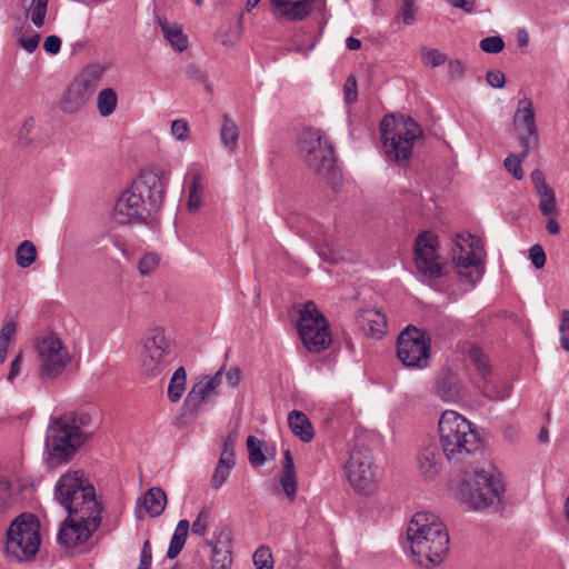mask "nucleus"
Here are the masks:
<instances>
[{
	"mask_svg": "<svg viewBox=\"0 0 569 569\" xmlns=\"http://www.w3.org/2000/svg\"><path fill=\"white\" fill-rule=\"evenodd\" d=\"M54 499L68 512L58 532L60 545L74 548L86 542L100 527L102 507L94 487L83 479L81 471H70L59 478Z\"/></svg>",
	"mask_w": 569,
	"mask_h": 569,
	"instance_id": "f257e3e1",
	"label": "nucleus"
},
{
	"mask_svg": "<svg viewBox=\"0 0 569 569\" xmlns=\"http://www.w3.org/2000/svg\"><path fill=\"white\" fill-rule=\"evenodd\" d=\"M167 188L166 180L152 170L142 171L117 199L112 219L118 224L153 221L159 212Z\"/></svg>",
	"mask_w": 569,
	"mask_h": 569,
	"instance_id": "f03ea898",
	"label": "nucleus"
},
{
	"mask_svg": "<svg viewBox=\"0 0 569 569\" xmlns=\"http://www.w3.org/2000/svg\"><path fill=\"white\" fill-rule=\"evenodd\" d=\"M413 560L423 567L440 563L449 549V535L443 522L431 512H416L407 528Z\"/></svg>",
	"mask_w": 569,
	"mask_h": 569,
	"instance_id": "7ed1b4c3",
	"label": "nucleus"
},
{
	"mask_svg": "<svg viewBox=\"0 0 569 569\" xmlns=\"http://www.w3.org/2000/svg\"><path fill=\"white\" fill-rule=\"evenodd\" d=\"M91 425V415L83 411H70L52 418L46 435V450L50 461L68 462L90 437L88 429Z\"/></svg>",
	"mask_w": 569,
	"mask_h": 569,
	"instance_id": "20e7f679",
	"label": "nucleus"
},
{
	"mask_svg": "<svg viewBox=\"0 0 569 569\" xmlns=\"http://www.w3.org/2000/svg\"><path fill=\"white\" fill-rule=\"evenodd\" d=\"M438 425L442 453L450 463H460L480 449L478 432L460 413L447 410L441 415Z\"/></svg>",
	"mask_w": 569,
	"mask_h": 569,
	"instance_id": "39448f33",
	"label": "nucleus"
},
{
	"mask_svg": "<svg viewBox=\"0 0 569 569\" xmlns=\"http://www.w3.org/2000/svg\"><path fill=\"white\" fill-rule=\"evenodd\" d=\"M380 139L386 158L405 167L411 157L415 142L422 138V128L411 117L387 114L380 126Z\"/></svg>",
	"mask_w": 569,
	"mask_h": 569,
	"instance_id": "423d86ee",
	"label": "nucleus"
},
{
	"mask_svg": "<svg viewBox=\"0 0 569 569\" xmlns=\"http://www.w3.org/2000/svg\"><path fill=\"white\" fill-rule=\"evenodd\" d=\"M299 150L308 169L336 188L340 169L329 138L319 129H306L299 139Z\"/></svg>",
	"mask_w": 569,
	"mask_h": 569,
	"instance_id": "0eeeda50",
	"label": "nucleus"
},
{
	"mask_svg": "<svg viewBox=\"0 0 569 569\" xmlns=\"http://www.w3.org/2000/svg\"><path fill=\"white\" fill-rule=\"evenodd\" d=\"M39 521L31 513L17 517L7 531L6 550L18 561L30 560L39 551Z\"/></svg>",
	"mask_w": 569,
	"mask_h": 569,
	"instance_id": "6e6552de",
	"label": "nucleus"
},
{
	"mask_svg": "<svg viewBox=\"0 0 569 569\" xmlns=\"http://www.w3.org/2000/svg\"><path fill=\"white\" fill-rule=\"evenodd\" d=\"M503 491L501 481L485 470L466 471L460 487L462 500L473 510L498 503Z\"/></svg>",
	"mask_w": 569,
	"mask_h": 569,
	"instance_id": "1a4fd4ad",
	"label": "nucleus"
},
{
	"mask_svg": "<svg viewBox=\"0 0 569 569\" xmlns=\"http://www.w3.org/2000/svg\"><path fill=\"white\" fill-rule=\"evenodd\" d=\"M103 73L104 68L100 64L84 67L64 90L59 102L61 111L70 114L80 111L97 91Z\"/></svg>",
	"mask_w": 569,
	"mask_h": 569,
	"instance_id": "9d476101",
	"label": "nucleus"
},
{
	"mask_svg": "<svg viewBox=\"0 0 569 569\" xmlns=\"http://www.w3.org/2000/svg\"><path fill=\"white\" fill-rule=\"evenodd\" d=\"M297 328L302 343L309 352L320 353L332 342L329 323L311 300L300 309Z\"/></svg>",
	"mask_w": 569,
	"mask_h": 569,
	"instance_id": "9b49d317",
	"label": "nucleus"
},
{
	"mask_svg": "<svg viewBox=\"0 0 569 569\" xmlns=\"http://www.w3.org/2000/svg\"><path fill=\"white\" fill-rule=\"evenodd\" d=\"M430 339L423 330L408 326L397 340V357L407 368L423 369L429 366Z\"/></svg>",
	"mask_w": 569,
	"mask_h": 569,
	"instance_id": "f8f14e48",
	"label": "nucleus"
},
{
	"mask_svg": "<svg viewBox=\"0 0 569 569\" xmlns=\"http://www.w3.org/2000/svg\"><path fill=\"white\" fill-rule=\"evenodd\" d=\"M346 475L350 486L360 493L369 495L376 489V472L372 453L365 446H356L346 463Z\"/></svg>",
	"mask_w": 569,
	"mask_h": 569,
	"instance_id": "ddd939ff",
	"label": "nucleus"
},
{
	"mask_svg": "<svg viewBox=\"0 0 569 569\" xmlns=\"http://www.w3.org/2000/svg\"><path fill=\"white\" fill-rule=\"evenodd\" d=\"M172 345L162 330L156 329L146 339L141 359V372L148 378H156L164 372L172 361Z\"/></svg>",
	"mask_w": 569,
	"mask_h": 569,
	"instance_id": "4468645a",
	"label": "nucleus"
},
{
	"mask_svg": "<svg viewBox=\"0 0 569 569\" xmlns=\"http://www.w3.org/2000/svg\"><path fill=\"white\" fill-rule=\"evenodd\" d=\"M36 350L40 362L39 375L42 379L58 378L70 362L67 349L53 335L39 339Z\"/></svg>",
	"mask_w": 569,
	"mask_h": 569,
	"instance_id": "2eb2a0df",
	"label": "nucleus"
},
{
	"mask_svg": "<svg viewBox=\"0 0 569 569\" xmlns=\"http://www.w3.org/2000/svg\"><path fill=\"white\" fill-rule=\"evenodd\" d=\"M438 240L431 232L421 233L415 242V262L418 271L425 277L440 278L442 264L437 254Z\"/></svg>",
	"mask_w": 569,
	"mask_h": 569,
	"instance_id": "dca6fc26",
	"label": "nucleus"
},
{
	"mask_svg": "<svg viewBox=\"0 0 569 569\" xmlns=\"http://www.w3.org/2000/svg\"><path fill=\"white\" fill-rule=\"evenodd\" d=\"M513 123L517 128H523L526 130V132L519 133L518 139L522 148V157H527L531 149H536L539 146L533 104L529 98L519 100L513 116Z\"/></svg>",
	"mask_w": 569,
	"mask_h": 569,
	"instance_id": "f3484780",
	"label": "nucleus"
},
{
	"mask_svg": "<svg viewBox=\"0 0 569 569\" xmlns=\"http://www.w3.org/2000/svg\"><path fill=\"white\" fill-rule=\"evenodd\" d=\"M469 359L475 366L479 379L475 382L477 389L487 398L492 400H502L510 395V387L505 386L498 389L490 380L491 367L482 350L478 347H471Z\"/></svg>",
	"mask_w": 569,
	"mask_h": 569,
	"instance_id": "a211bd4d",
	"label": "nucleus"
},
{
	"mask_svg": "<svg viewBox=\"0 0 569 569\" xmlns=\"http://www.w3.org/2000/svg\"><path fill=\"white\" fill-rule=\"evenodd\" d=\"M223 370V368H220L212 377L203 376L192 385L183 402L187 411L197 412L202 403L211 402L218 398Z\"/></svg>",
	"mask_w": 569,
	"mask_h": 569,
	"instance_id": "6ab92c4d",
	"label": "nucleus"
},
{
	"mask_svg": "<svg viewBox=\"0 0 569 569\" xmlns=\"http://www.w3.org/2000/svg\"><path fill=\"white\" fill-rule=\"evenodd\" d=\"M468 241L469 250L466 251L465 256L462 254L465 251L462 244L457 241V247L460 250V254L457 256L453 251V261L456 263V270L458 274L473 283L482 276V266L480 263V257L478 252L481 248L480 240L477 237L469 234Z\"/></svg>",
	"mask_w": 569,
	"mask_h": 569,
	"instance_id": "aec40b11",
	"label": "nucleus"
},
{
	"mask_svg": "<svg viewBox=\"0 0 569 569\" xmlns=\"http://www.w3.org/2000/svg\"><path fill=\"white\" fill-rule=\"evenodd\" d=\"M442 453L435 441L426 443L418 456V470L426 480L436 479L442 470Z\"/></svg>",
	"mask_w": 569,
	"mask_h": 569,
	"instance_id": "412c9836",
	"label": "nucleus"
},
{
	"mask_svg": "<svg viewBox=\"0 0 569 569\" xmlns=\"http://www.w3.org/2000/svg\"><path fill=\"white\" fill-rule=\"evenodd\" d=\"M433 390L441 400L447 402H457L465 397V388L459 377L449 369L438 375Z\"/></svg>",
	"mask_w": 569,
	"mask_h": 569,
	"instance_id": "4be33fe9",
	"label": "nucleus"
},
{
	"mask_svg": "<svg viewBox=\"0 0 569 569\" xmlns=\"http://www.w3.org/2000/svg\"><path fill=\"white\" fill-rule=\"evenodd\" d=\"M359 326L373 338H381L387 329V318L380 310L377 309H362L357 318Z\"/></svg>",
	"mask_w": 569,
	"mask_h": 569,
	"instance_id": "5701e85b",
	"label": "nucleus"
},
{
	"mask_svg": "<svg viewBox=\"0 0 569 569\" xmlns=\"http://www.w3.org/2000/svg\"><path fill=\"white\" fill-rule=\"evenodd\" d=\"M288 425L292 433L303 442H310L315 432L308 417L298 410H293L288 416Z\"/></svg>",
	"mask_w": 569,
	"mask_h": 569,
	"instance_id": "b1692460",
	"label": "nucleus"
},
{
	"mask_svg": "<svg viewBox=\"0 0 569 569\" xmlns=\"http://www.w3.org/2000/svg\"><path fill=\"white\" fill-rule=\"evenodd\" d=\"M280 485L288 500L292 502L297 493V480L293 458L290 450H286L283 453V470L280 478Z\"/></svg>",
	"mask_w": 569,
	"mask_h": 569,
	"instance_id": "393cba45",
	"label": "nucleus"
},
{
	"mask_svg": "<svg viewBox=\"0 0 569 569\" xmlns=\"http://www.w3.org/2000/svg\"><path fill=\"white\" fill-rule=\"evenodd\" d=\"M159 26L161 28L162 36L174 50L182 52L188 48V38L179 24L160 20Z\"/></svg>",
	"mask_w": 569,
	"mask_h": 569,
	"instance_id": "a878e982",
	"label": "nucleus"
},
{
	"mask_svg": "<svg viewBox=\"0 0 569 569\" xmlns=\"http://www.w3.org/2000/svg\"><path fill=\"white\" fill-rule=\"evenodd\" d=\"M143 505L150 517H159L167 505L166 492L159 487L148 489L143 496Z\"/></svg>",
	"mask_w": 569,
	"mask_h": 569,
	"instance_id": "bb28decb",
	"label": "nucleus"
},
{
	"mask_svg": "<svg viewBox=\"0 0 569 569\" xmlns=\"http://www.w3.org/2000/svg\"><path fill=\"white\" fill-rule=\"evenodd\" d=\"M189 528H190V523L187 519H181L178 522V525L174 529V532L171 537L170 545H169V548L167 551V557L169 559L177 558L178 555L183 549L187 537H188Z\"/></svg>",
	"mask_w": 569,
	"mask_h": 569,
	"instance_id": "cd10ccee",
	"label": "nucleus"
},
{
	"mask_svg": "<svg viewBox=\"0 0 569 569\" xmlns=\"http://www.w3.org/2000/svg\"><path fill=\"white\" fill-rule=\"evenodd\" d=\"M221 143L229 150H236L239 140V128L236 122L228 116L223 114L220 128Z\"/></svg>",
	"mask_w": 569,
	"mask_h": 569,
	"instance_id": "c85d7f7f",
	"label": "nucleus"
},
{
	"mask_svg": "<svg viewBox=\"0 0 569 569\" xmlns=\"http://www.w3.org/2000/svg\"><path fill=\"white\" fill-rule=\"evenodd\" d=\"M96 103L98 113L101 117H109L117 109L118 96L112 88H104L98 92Z\"/></svg>",
	"mask_w": 569,
	"mask_h": 569,
	"instance_id": "c756f323",
	"label": "nucleus"
},
{
	"mask_svg": "<svg viewBox=\"0 0 569 569\" xmlns=\"http://www.w3.org/2000/svg\"><path fill=\"white\" fill-rule=\"evenodd\" d=\"M186 369L183 367L176 369L168 386V398L171 402H177L182 398L186 390Z\"/></svg>",
	"mask_w": 569,
	"mask_h": 569,
	"instance_id": "7c9ffc66",
	"label": "nucleus"
},
{
	"mask_svg": "<svg viewBox=\"0 0 569 569\" xmlns=\"http://www.w3.org/2000/svg\"><path fill=\"white\" fill-rule=\"evenodd\" d=\"M26 13H31V21L40 28L44 23L48 0H21Z\"/></svg>",
	"mask_w": 569,
	"mask_h": 569,
	"instance_id": "2f4dec72",
	"label": "nucleus"
},
{
	"mask_svg": "<svg viewBox=\"0 0 569 569\" xmlns=\"http://www.w3.org/2000/svg\"><path fill=\"white\" fill-rule=\"evenodd\" d=\"M37 259V248L30 240L22 241L16 250V262L20 268L30 267Z\"/></svg>",
	"mask_w": 569,
	"mask_h": 569,
	"instance_id": "473e14b6",
	"label": "nucleus"
},
{
	"mask_svg": "<svg viewBox=\"0 0 569 569\" xmlns=\"http://www.w3.org/2000/svg\"><path fill=\"white\" fill-rule=\"evenodd\" d=\"M232 566V557L231 551L228 547H219L216 543L212 547V561L211 569H231Z\"/></svg>",
	"mask_w": 569,
	"mask_h": 569,
	"instance_id": "72a5a7b5",
	"label": "nucleus"
},
{
	"mask_svg": "<svg viewBox=\"0 0 569 569\" xmlns=\"http://www.w3.org/2000/svg\"><path fill=\"white\" fill-rule=\"evenodd\" d=\"M234 465L236 462L224 461L223 459L218 460L217 467L211 478V487L213 489H219L224 485Z\"/></svg>",
	"mask_w": 569,
	"mask_h": 569,
	"instance_id": "f704fd0d",
	"label": "nucleus"
},
{
	"mask_svg": "<svg viewBox=\"0 0 569 569\" xmlns=\"http://www.w3.org/2000/svg\"><path fill=\"white\" fill-rule=\"evenodd\" d=\"M539 196V209L546 217L557 212L556 197L553 190L549 187L537 192Z\"/></svg>",
	"mask_w": 569,
	"mask_h": 569,
	"instance_id": "c9c22d12",
	"label": "nucleus"
},
{
	"mask_svg": "<svg viewBox=\"0 0 569 569\" xmlns=\"http://www.w3.org/2000/svg\"><path fill=\"white\" fill-rule=\"evenodd\" d=\"M262 441L254 436L247 438V448L249 452V461L256 466H262L266 462V457L261 450Z\"/></svg>",
	"mask_w": 569,
	"mask_h": 569,
	"instance_id": "e433bc0d",
	"label": "nucleus"
},
{
	"mask_svg": "<svg viewBox=\"0 0 569 569\" xmlns=\"http://www.w3.org/2000/svg\"><path fill=\"white\" fill-rule=\"evenodd\" d=\"M252 558L257 569H273V559L269 547H259Z\"/></svg>",
	"mask_w": 569,
	"mask_h": 569,
	"instance_id": "4c0bfd02",
	"label": "nucleus"
},
{
	"mask_svg": "<svg viewBox=\"0 0 569 569\" xmlns=\"http://www.w3.org/2000/svg\"><path fill=\"white\" fill-rule=\"evenodd\" d=\"M416 12L417 6L415 0H402L397 18L401 19L403 24L411 26L416 22Z\"/></svg>",
	"mask_w": 569,
	"mask_h": 569,
	"instance_id": "58836bf2",
	"label": "nucleus"
},
{
	"mask_svg": "<svg viewBox=\"0 0 569 569\" xmlns=\"http://www.w3.org/2000/svg\"><path fill=\"white\" fill-rule=\"evenodd\" d=\"M526 157H522V151L519 154L511 153L505 159V167L515 179L521 180L523 178V170L521 162Z\"/></svg>",
	"mask_w": 569,
	"mask_h": 569,
	"instance_id": "ea45409f",
	"label": "nucleus"
},
{
	"mask_svg": "<svg viewBox=\"0 0 569 569\" xmlns=\"http://www.w3.org/2000/svg\"><path fill=\"white\" fill-rule=\"evenodd\" d=\"M159 266V257L156 253L144 254L138 262L140 276H150Z\"/></svg>",
	"mask_w": 569,
	"mask_h": 569,
	"instance_id": "a19ab883",
	"label": "nucleus"
},
{
	"mask_svg": "<svg viewBox=\"0 0 569 569\" xmlns=\"http://www.w3.org/2000/svg\"><path fill=\"white\" fill-rule=\"evenodd\" d=\"M422 62L426 66L439 67L447 61V56L438 49L422 48Z\"/></svg>",
	"mask_w": 569,
	"mask_h": 569,
	"instance_id": "79ce46f5",
	"label": "nucleus"
},
{
	"mask_svg": "<svg viewBox=\"0 0 569 569\" xmlns=\"http://www.w3.org/2000/svg\"><path fill=\"white\" fill-rule=\"evenodd\" d=\"M36 126V121L33 118H27L21 128L18 131V142L21 147H28L32 143L33 139L31 138V132Z\"/></svg>",
	"mask_w": 569,
	"mask_h": 569,
	"instance_id": "37998d69",
	"label": "nucleus"
},
{
	"mask_svg": "<svg viewBox=\"0 0 569 569\" xmlns=\"http://www.w3.org/2000/svg\"><path fill=\"white\" fill-rule=\"evenodd\" d=\"M482 51L487 53H499L505 48V42L499 36H491L482 39L479 43Z\"/></svg>",
	"mask_w": 569,
	"mask_h": 569,
	"instance_id": "c03bdc74",
	"label": "nucleus"
},
{
	"mask_svg": "<svg viewBox=\"0 0 569 569\" xmlns=\"http://www.w3.org/2000/svg\"><path fill=\"white\" fill-rule=\"evenodd\" d=\"M560 345L566 351H569V310H562L560 313Z\"/></svg>",
	"mask_w": 569,
	"mask_h": 569,
	"instance_id": "a18cd8bd",
	"label": "nucleus"
},
{
	"mask_svg": "<svg viewBox=\"0 0 569 569\" xmlns=\"http://www.w3.org/2000/svg\"><path fill=\"white\" fill-rule=\"evenodd\" d=\"M188 179H190V191H196L203 193V182H202V176L200 172V169L198 166L193 164L189 172H188Z\"/></svg>",
	"mask_w": 569,
	"mask_h": 569,
	"instance_id": "49530a36",
	"label": "nucleus"
},
{
	"mask_svg": "<svg viewBox=\"0 0 569 569\" xmlns=\"http://www.w3.org/2000/svg\"><path fill=\"white\" fill-rule=\"evenodd\" d=\"M171 133L179 141L187 140L189 133L188 122L184 119L173 120L171 123Z\"/></svg>",
	"mask_w": 569,
	"mask_h": 569,
	"instance_id": "de8ad7c7",
	"label": "nucleus"
},
{
	"mask_svg": "<svg viewBox=\"0 0 569 569\" xmlns=\"http://www.w3.org/2000/svg\"><path fill=\"white\" fill-rule=\"evenodd\" d=\"M345 101L348 104H351L357 101L358 91H357V80L355 77L350 76L347 78L343 86Z\"/></svg>",
	"mask_w": 569,
	"mask_h": 569,
	"instance_id": "09e8293b",
	"label": "nucleus"
},
{
	"mask_svg": "<svg viewBox=\"0 0 569 569\" xmlns=\"http://www.w3.org/2000/svg\"><path fill=\"white\" fill-rule=\"evenodd\" d=\"M209 518V512L207 510H201L194 521L192 522L191 530L194 535L200 537L206 535L207 531V521Z\"/></svg>",
	"mask_w": 569,
	"mask_h": 569,
	"instance_id": "8fccbe9b",
	"label": "nucleus"
},
{
	"mask_svg": "<svg viewBox=\"0 0 569 569\" xmlns=\"http://www.w3.org/2000/svg\"><path fill=\"white\" fill-rule=\"evenodd\" d=\"M529 257L536 269H541L546 264V253L539 244H535L529 249Z\"/></svg>",
	"mask_w": 569,
	"mask_h": 569,
	"instance_id": "3c124183",
	"label": "nucleus"
},
{
	"mask_svg": "<svg viewBox=\"0 0 569 569\" xmlns=\"http://www.w3.org/2000/svg\"><path fill=\"white\" fill-rule=\"evenodd\" d=\"M234 439L232 435H229L222 445V452L219 459H223L224 461L236 462L234 461Z\"/></svg>",
	"mask_w": 569,
	"mask_h": 569,
	"instance_id": "603ef678",
	"label": "nucleus"
},
{
	"mask_svg": "<svg viewBox=\"0 0 569 569\" xmlns=\"http://www.w3.org/2000/svg\"><path fill=\"white\" fill-rule=\"evenodd\" d=\"M40 42V36L38 33H34L32 36H22L19 39L20 46L28 51L29 53L33 52Z\"/></svg>",
	"mask_w": 569,
	"mask_h": 569,
	"instance_id": "864d4df0",
	"label": "nucleus"
},
{
	"mask_svg": "<svg viewBox=\"0 0 569 569\" xmlns=\"http://www.w3.org/2000/svg\"><path fill=\"white\" fill-rule=\"evenodd\" d=\"M486 80L492 88H502L506 83V77L500 70L488 71Z\"/></svg>",
	"mask_w": 569,
	"mask_h": 569,
	"instance_id": "5fc2aeb1",
	"label": "nucleus"
},
{
	"mask_svg": "<svg viewBox=\"0 0 569 569\" xmlns=\"http://www.w3.org/2000/svg\"><path fill=\"white\" fill-rule=\"evenodd\" d=\"M43 49L50 54H57L61 49V39L58 36H48L43 42Z\"/></svg>",
	"mask_w": 569,
	"mask_h": 569,
	"instance_id": "6e6d98bb",
	"label": "nucleus"
},
{
	"mask_svg": "<svg viewBox=\"0 0 569 569\" xmlns=\"http://www.w3.org/2000/svg\"><path fill=\"white\" fill-rule=\"evenodd\" d=\"M16 332V325L13 322L6 323L0 331V346L6 345L9 347V340Z\"/></svg>",
	"mask_w": 569,
	"mask_h": 569,
	"instance_id": "4d7b16f0",
	"label": "nucleus"
},
{
	"mask_svg": "<svg viewBox=\"0 0 569 569\" xmlns=\"http://www.w3.org/2000/svg\"><path fill=\"white\" fill-rule=\"evenodd\" d=\"M449 3L457 9H461L463 12L470 14L475 11V0H448Z\"/></svg>",
	"mask_w": 569,
	"mask_h": 569,
	"instance_id": "13d9d810",
	"label": "nucleus"
},
{
	"mask_svg": "<svg viewBox=\"0 0 569 569\" xmlns=\"http://www.w3.org/2000/svg\"><path fill=\"white\" fill-rule=\"evenodd\" d=\"M451 79H460L465 73V67L459 60H451L448 66Z\"/></svg>",
	"mask_w": 569,
	"mask_h": 569,
	"instance_id": "bf43d9fd",
	"label": "nucleus"
},
{
	"mask_svg": "<svg viewBox=\"0 0 569 569\" xmlns=\"http://www.w3.org/2000/svg\"><path fill=\"white\" fill-rule=\"evenodd\" d=\"M531 180L535 183L537 192L549 188V186L546 182L543 172L539 169H536L531 172Z\"/></svg>",
	"mask_w": 569,
	"mask_h": 569,
	"instance_id": "052dcab7",
	"label": "nucleus"
},
{
	"mask_svg": "<svg viewBox=\"0 0 569 569\" xmlns=\"http://www.w3.org/2000/svg\"><path fill=\"white\" fill-rule=\"evenodd\" d=\"M226 379L228 381V383L234 388L239 385L240 382V379H241V371L238 367H232L230 368L226 373Z\"/></svg>",
	"mask_w": 569,
	"mask_h": 569,
	"instance_id": "680f3d73",
	"label": "nucleus"
},
{
	"mask_svg": "<svg viewBox=\"0 0 569 569\" xmlns=\"http://www.w3.org/2000/svg\"><path fill=\"white\" fill-rule=\"evenodd\" d=\"M202 202V193L196 191H189L188 209L196 211L200 208Z\"/></svg>",
	"mask_w": 569,
	"mask_h": 569,
	"instance_id": "e2e57ef3",
	"label": "nucleus"
},
{
	"mask_svg": "<svg viewBox=\"0 0 569 569\" xmlns=\"http://www.w3.org/2000/svg\"><path fill=\"white\" fill-rule=\"evenodd\" d=\"M186 76H187L188 79H191V80H194V81H203L204 80L203 73L194 64H190V66L187 67Z\"/></svg>",
	"mask_w": 569,
	"mask_h": 569,
	"instance_id": "0e129e2a",
	"label": "nucleus"
},
{
	"mask_svg": "<svg viewBox=\"0 0 569 569\" xmlns=\"http://www.w3.org/2000/svg\"><path fill=\"white\" fill-rule=\"evenodd\" d=\"M21 361H22V356L21 355H18L12 360V362L10 365V371H9V375H8V380L9 381H12L20 373Z\"/></svg>",
	"mask_w": 569,
	"mask_h": 569,
	"instance_id": "69168bd1",
	"label": "nucleus"
},
{
	"mask_svg": "<svg viewBox=\"0 0 569 569\" xmlns=\"http://www.w3.org/2000/svg\"><path fill=\"white\" fill-rule=\"evenodd\" d=\"M529 40H530V37H529L528 31L525 28L518 29L517 34H516V41H517L518 46L521 48L526 47V46H528Z\"/></svg>",
	"mask_w": 569,
	"mask_h": 569,
	"instance_id": "338daca9",
	"label": "nucleus"
},
{
	"mask_svg": "<svg viewBox=\"0 0 569 569\" xmlns=\"http://www.w3.org/2000/svg\"><path fill=\"white\" fill-rule=\"evenodd\" d=\"M140 560H151L152 561V549H151V543L149 540H146L143 542Z\"/></svg>",
	"mask_w": 569,
	"mask_h": 569,
	"instance_id": "774afa93",
	"label": "nucleus"
}]
</instances>
